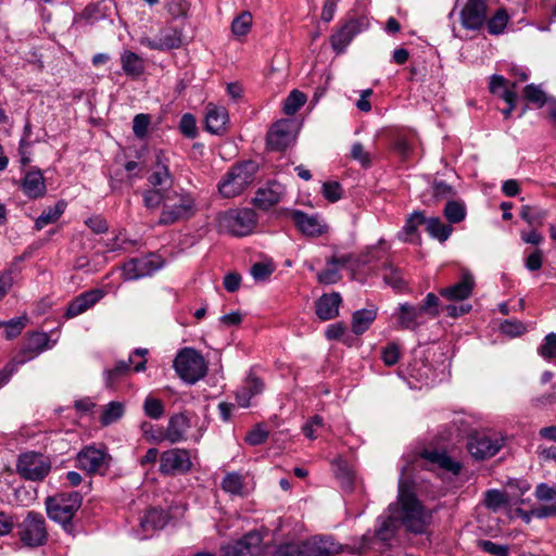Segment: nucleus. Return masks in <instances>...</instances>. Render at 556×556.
Instances as JSON below:
<instances>
[{
	"label": "nucleus",
	"instance_id": "f257e3e1",
	"mask_svg": "<svg viewBox=\"0 0 556 556\" xmlns=\"http://www.w3.org/2000/svg\"><path fill=\"white\" fill-rule=\"evenodd\" d=\"M434 511L422 504L412 485L400 479L396 501L388 506V513L397 519L406 532L427 533L433 522Z\"/></svg>",
	"mask_w": 556,
	"mask_h": 556
},
{
	"label": "nucleus",
	"instance_id": "f03ea898",
	"mask_svg": "<svg viewBox=\"0 0 556 556\" xmlns=\"http://www.w3.org/2000/svg\"><path fill=\"white\" fill-rule=\"evenodd\" d=\"M83 495L77 491L61 492L46 498L45 505L48 517L61 525L62 529L75 535L77 532V511L81 507Z\"/></svg>",
	"mask_w": 556,
	"mask_h": 556
},
{
	"label": "nucleus",
	"instance_id": "7ed1b4c3",
	"mask_svg": "<svg viewBox=\"0 0 556 556\" xmlns=\"http://www.w3.org/2000/svg\"><path fill=\"white\" fill-rule=\"evenodd\" d=\"M160 207H162L157 220L160 226H169L188 220L198 212L195 198L191 192L182 188L173 189L162 195Z\"/></svg>",
	"mask_w": 556,
	"mask_h": 556
},
{
	"label": "nucleus",
	"instance_id": "20e7f679",
	"mask_svg": "<svg viewBox=\"0 0 556 556\" xmlns=\"http://www.w3.org/2000/svg\"><path fill=\"white\" fill-rule=\"evenodd\" d=\"M155 157L156 162L147 178L150 188L141 193L143 206L150 211L160 208L162 195L174 189L175 181L168 165L164 162V153L159 151Z\"/></svg>",
	"mask_w": 556,
	"mask_h": 556
},
{
	"label": "nucleus",
	"instance_id": "39448f33",
	"mask_svg": "<svg viewBox=\"0 0 556 556\" xmlns=\"http://www.w3.org/2000/svg\"><path fill=\"white\" fill-rule=\"evenodd\" d=\"M258 164L253 160L239 162L230 167L218 182V192L223 198H235L242 193L255 180Z\"/></svg>",
	"mask_w": 556,
	"mask_h": 556
},
{
	"label": "nucleus",
	"instance_id": "423d86ee",
	"mask_svg": "<svg viewBox=\"0 0 556 556\" xmlns=\"http://www.w3.org/2000/svg\"><path fill=\"white\" fill-rule=\"evenodd\" d=\"M505 445V437L492 431H475L468 434L466 450L476 460H484L496 455Z\"/></svg>",
	"mask_w": 556,
	"mask_h": 556
},
{
	"label": "nucleus",
	"instance_id": "0eeeda50",
	"mask_svg": "<svg viewBox=\"0 0 556 556\" xmlns=\"http://www.w3.org/2000/svg\"><path fill=\"white\" fill-rule=\"evenodd\" d=\"M177 375L187 383L193 384L204 378L207 366L204 357L192 348H184L174 359Z\"/></svg>",
	"mask_w": 556,
	"mask_h": 556
},
{
	"label": "nucleus",
	"instance_id": "6e6552de",
	"mask_svg": "<svg viewBox=\"0 0 556 556\" xmlns=\"http://www.w3.org/2000/svg\"><path fill=\"white\" fill-rule=\"evenodd\" d=\"M51 471V462L48 456L27 452L18 456L16 463V472L25 480L42 481Z\"/></svg>",
	"mask_w": 556,
	"mask_h": 556
},
{
	"label": "nucleus",
	"instance_id": "1a4fd4ad",
	"mask_svg": "<svg viewBox=\"0 0 556 556\" xmlns=\"http://www.w3.org/2000/svg\"><path fill=\"white\" fill-rule=\"evenodd\" d=\"M17 534L26 546L37 547L46 544L48 532L43 516L36 511H29L25 519L17 525Z\"/></svg>",
	"mask_w": 556,
	"mask_h": 556
},
{
	"label": "nucleus",
	"instance_id": "9d476101",
	"mask_svg": "<svg viewBox=\"0 0 556 556\" xmlns=\"http://www.w3.org/2000/svg\"><path fill=\"white\" fill-rule=\"evenodd\" d=\"M222 223L233 236L243 237L256 227L257 215L253 208L230 210L225 213Z\"/></svg>",
	"mask_w": 556,
	"mask_h": 556
},
{
	"label": "nucleus",
	"instance_id": "9b49d317",
	"mask_svg": "<svg viewBox=\"0 0 556 556\" xmlns=\"http://www.w3.org/2000/svg\"><path fill=\"white\" fill-rule=\"evenodd\" d=\"M369 22L365 16L349 18L342 27L330 37L332 49L342 53L352 39L363 30L367 29Z\"/></svg>",
	"mask_w": 556,
	"mask_h": 556
},
{
	"label": "nucleus",
	"instance_id": "f8f14e48",
	"mask_svg": "<svg viewBox=\"0 0 556 556\" xmlns=\"http://www.w3.org/2000/svg\"><path fill=\"white\" fill-rule=\"evenodd\" d=\"M191 466L190 453L185 448H172L161 454L160 472L163 475L186 473Z\"/></svg>",
	"mask_w": 556,
	"mask_h": 556
},
{
	"label": "nucleus",
	"instance_id": "ddd939ff",
	"mask_svg": "<svg viewBox=\"0 0 556 556\" xmlns=\"http://www.w3.org/2000/svg\"><path fill=\"white\" fill-rule=\"evenodd\" d=\"M110 456L100 448L86 446L77 454L78 467L88 473L104 475L109 469Z\"/></svg>",
	"mask_w": 556,
	"mask_h": 556
},
{
	"label": "nucleus",
	"instance_id": "4468645a",
	"mask_svg": "<svg viewBox=\"0 0 556 556\" xmlns=\"http://www.w3.org/2000/svg\"><path fill=\"white\" fill-rule=\"evenodd\" d=\"M140 43L160 51L178 49L182 45V29L173 25H166L160 30L156 38H142Z\"/></svg>",
	"mask_w": 556,
	"mask_h": 556
},
{
	"label": "nucleus",
	"instance_id": "2eb2a0df",
	"mask_svg": "<svg viewBox=\"0 0 556 556\" xmlns=\"http://www.w3.org/2000/svg\"><path fill=\"white\" fill-rule=\"evenodd\" d=\"M476 280L468 269H462L460 280L452 286L439 289V295L451 302L469 299L475 290Z\"/></svg>",
	"mask_w": 556,
	"mask_h": 556
},
{
	"label": "nucleus",
	"instance_id": "dca6fc26",
	"mask_svg": "<svg viewBox=\"0 0 556 556\" xmlns=\"http://www.w3.org/2000/svg\"><path fill=\"white\" fill-rule=\"evenodd\" d=\"M262 536L257 532H249L241 539L222 547V556H255L260 553Z\"/></svg>",
	"mask_w": 556,
	"mask_h": 556
},
{
	"label": "nucleus",
	"instance_id": "f3484780",
	"mask_svg": "<svg viewBox=\"0 0 556 556\" xmlns=\"http://www.w3.org/2000/svg\"><path fill=\"white\" fill-rule=\"evenodd\" d=\"M293 123L289 119L276 122L266 135V146L270 151H283L293 141Z\"/></svg>",
	"mask_w": 556,
	"mask_h": 556
},
{
	"label": "nucleus",
	"instance_id": "a211bd4d",
	"mask_svg": "<svg viewBox=\"0 0 556 556\" xmlns=\"http://www.w3.org/2000/svg\"><path fill=\"white\" fill-rule=\"evenodd\" d=\"M289 216L299 231L306 237H320L328 230L327 225L323 224L318 216L308 215L300 210H291Z\"/></svg>",
	"mask_w": 556,
	"mask_h": 556
},
{
	"label": "nucleus",
	"instance_id": "6ab92c4d",
	"mask_svg": "<svg viewBox=\"0 0 556 556\" xmlns=\"http://www.w3.org/2000/svg\"><path fill=\"white\" fill-rule=\"evenodd\" d=\"M486 3L484 0H468L460 12L464 28L480 29L486 21Z\"/></svg>",
	"mask_w": 556,
	"mask_h": 556
},
{
	"label": "nucleus",
	"instance_id": "aec40b11",
	"mask_svg": "<svg viewBox=\"0 0 556 556\" xmlns=\"http://www.w3.org/2000/svg\"><path fill=\"white\" fill-rule=\"evenodd\" d=\"M191 428V420L186 413H176L168 419L164 430V441L176 444L187 440V433Z\"/></svg>",
	"mask_w": 556,
	"mask_h": 556
},
{
	"label": "nucleus",
	"instance_id": "412c9836",
	"mask_svg": "<svg viewBox=\"0 0 556 556\" xmlns=\"http://www.w3.org/2000/svg\"><path fill=\"white\" fill-rule=\"evenodd\" d=\"M104 296V292L101 289H91L73 299L64 313V317L67 319L74 318L87 309L92 307Z\"/></svg>",
	"mask_w": 556,
	"mask_h": 556
},
{
	"label": "nucleus",
	"instance_id": "4be33fe9",
	"mask_svg": "<svg viewBox=\"0 0 556 556\" xmlns=\"http://www.w3.org/2000/svg\"><path fill=\"white\" fill-rule=\"evenodd\" d=\"M283 192L285 188L281 184L269 181L264 188L256 190L253 204L262 211H267L281 201Z\"/></svg>",
	"mask_w": 556,
	"mask_h": 556
},
{
	"label": "nucleus",
	"instance_id": "5701e85b",
	"mask_svg": "<svg viewBox=\"0 0 556 556\" xmlns=\"http://www.w3.org/2000/svg\"><path fill=\"white\" fill-rule=\"evenodd\" d=\"M396 317L399 328L404 330L415 331L426 323V318L418 306L409 303H403L399 306Z\"/></svg>",
	"mask_w": 556,
	"mask_h": 556
},
{
	"label": "nucleus",
	"instance_id": "b1692460",
	"mask_svg": "<svg viewBox=\"0 0 556 556\" xmlns=\"http://www.w3.org/2000/svg\"><path fill=\"white\" fill-rule=\"evenodd\" d=\"M229 122L228 111L224 106L212 103L207 105L205 126L207 131L214 135H224Z\"/></svg>",
	"mask_w": 556,
	"mask_h": 556
},
{
	"label": "nucleus",
	"instance_id": "393cba45",
	"mask_svg": "<svg viewBox=\"0 0 556 556\" xmlns=\"http://www.w3.org/2000/svg\"><path fill=\"white\" fill-rule=\"evenodd\" d=\"M342 302L338 292L323 294L315 303V313L323 320H331L339 315V307Z\"/></svg>",
	"mask_w": 556,
	"mask_h": 556
},
{
	"label": "nucleus",
	"instance_id": "a878e982",
	"mask_svg": "<svg viewBox=\"0 0 556 556\" xmlns=\"http://www.w3.org/2000/svg\"><path fill=\"white\" fill-rule=\"evenodd\" d=\"M50 337L46 332H34L31 333L22 351V356L17 361L18 364H23L26 361H29L43 352L45 350L49 349L50 345Z\"/></svg>",
	"mask_w": 556,
	"mask_h": 556
},
{
	"label": "nucleus",
	"instance_id": "bb28decb",
	"mask_svg": "<svg viewBox=\"0 0 556 556\" xmlns=\"http://www.w3.org/2000/svg\"><path fill=\"white\" fill-rule=\"evenodd\" d=\"M420 457L431 464L438 465L441 469L458 475L462 470L459 462L453 459L446 452L438 450H424Z\"/></svg>",
	"mask_w": 556,
	"mask_h": 556
},
{
	"label": "nucleus",
	"instance_id": "cd10ccee",
	"mask_svg": "<svg viewBox=\"0 0 556 556\" xmlns=\"http://www.w3.org/2000/svg\"><path fill=\"white\" fill-rule=\"evenodd\" d=\"M156 267L152 266V261L146 257L131 258L123 266V275L127 280H136L150 275Z\"/></svg>",
	"mask_w": 556,
	"mask_h": 556
},
{
	"label": "nucleus",
	"instance_id": "c85d7f7f",
	"mask_svg": "<svg viewBox=\"0 0 556 556\" xmlns=\"http://www.w3.org/2000/svg\"><path fill=\"white\" fill-rule=\"evenodd\" d=\"M376 260H378V257L376 256L374 250H370L356 258L353 257L352 254H344L341 256L333 255L327 260V265L342 267L351 265L353 268H359L361 266L371 265Z\"/></svg>",
	"mask_w": 556,
	"mask_h": 556
},
{
	"label": "nucleus",
	"instance_id": "c756f323",
	"mask_svg": "<svg viewBox=\"0 0 556 556\" xmlns=\"http://www.w3.org/2000/svg\"><path fill=\"white\" fill-rule=\"evenodd\" d=\"M378 308L371 305L369 308L357 309L352 315V331L356 336L367 331L377 318Z\"/></svg>",
	"mask_w": 556,
	"mask_h": 556
},
{
	"label": "nucleus",
	"instance_id": "7c9ffc66",
	"mask_svg": "<svg viewBox=\"0 0 556 556\" xmlns=\"http://www.w3.org/2000/svg\"><path fill=\"white\" fill-rule=\"evenodd\" d=\"M399 521L392 514L379 516L376 521L375 538L381 542H389L395 538L399 530Z\"/></svg>",
	"mask_w": 556,
	"mask_h": 556
},
{
	"label": "nucleus",
	"instance_id": "2f4dec72",
	"mask_svg": "<svg viewBox=\"0 0 556 556\" xmlns=\"http://www.w3.org/2000/svg\"><path fill=\"white\" fill-rule=\"evenodd\" d=\"M23 191L29 198H39L46 193L45 178L40 170L28 172L23 180Z\"/></svg>",
	"mask_w": 556,
	"mask_h": 556
},
{
	"label": "nucleus",
	"instance_id": "473e14b6",
	"mask_svg": "<svg viewBox=\"0 0 556 556\" xmlns=\"http://www.w3.org/2000/svg\"><path fill=\"white\" fill-rule=\"evenodd\" d=\"M168 520L169 516L165 510L151 508L140 519V527L143 531L161 530L167 525Z\"/></svg>",
	"mask_w": 556,
	"mask_h": 556
},
{
	"label": "nucleus",
	"instance_id": "72a5a7b5",
	"mask_svg": "<svg viewBox=\"0 0 556 556\" xmlns=\"http://www.w3.org/2000/svg\"><path fill=\"white\" fill-rule=\"evenodd\" d=\"M378 269L383 273L382 279L384 283L390 286L395 291H403L406 288V282L403 278L401 269L393 266L391 262H382Z\"/></svg>",
	"mask_w": 556,
	"mask_h": 556
},
{
	"label": "nucleus",
	"instance_id": "f704fd0d",
	"mask_svg": "<svg viewBox=\"0 0 556 556\" xmlns=\"http://www.w3.org/2000/svg\"><path fill=\"white\" fill-rule=\"evenodd\" d=\"M132 363V356H129L127 361H118L113 368L105 369L103 371L105 387L114 388L123 378L128 376Z\"/></svg>",
	"mask_w": 556,
	"mask_h": 556
},
{
	"label": "nucleus",
	"instance_id": "c9c22d12",
	"mask_svg": "<svg viewBox=\"0 0 556 556\" xmlns=\"http://www.w3.org/2000/svg\"><path fill=\"white\" fill-rule=\"evenodd\" d=\"M122 68L128 76L139 77L144 72L143 60L135 52L126 50L121 55Z\"/></svg>",
	"mask_w": 556,
	"mask_h": 556
},
{
	"label": "nucleus",
	"instance_id": "e433bc0d",
	"mask_svg": "<svg viewBox=\"0 0 556 556\" xmlns=\"http://www.w3.org/2000/svg\"><path fill=\"white\" fill-rule=\"evenodd\" d=\"M426 230L430 237L444 242L453 231L451 225L444 224L439 217L427 218Z\"/></svg>",
	"mask_w": 556,
	"mask_h": 556
},
{
	"label": "nucleus",
	"instance_id": "4c0bfd02",
	"mask_svg": "<svg viewBox=\"0 0 556 556\" xmlns=\"http://www.w3.org/2000/svg\"><path fill=\"white\" fill-rule=\"evenodd\" d=\"M66 207L65 202L59 201L54 206L49 207L42 212L35 222L36 230H41L46 226L55 223L64 213Z\"/></svg>",
	"mask_w": 556,
	"mask_h": 556
},
{
	"label": "nucleus",
	"instance_id": "58836bf2",
	"mask_svg": "<svg viewBox=\"0 0 556 556\" xmlns=\"http://www.w3.org/2000/svg\"><path fill=\"white\" fill-rule=\"evenodd\" d=\"M519 216L530 227H541L545 217L547 216V212L540 206L522 205L519 212Z\"/></svg>",
	"mask_w": 556,
	"mask_h": 556
},
{
	"label": "nucleus",
	"instance_id": "ea45409f",
	"mask_svg": "<svg viewBox=\"0 0 556 556\" xmlns=\"http://www.w3.org/2000/svg\"><path fill=\"white\" fill-rule=\"evenodd\" d=\"M417 306L421 314L429 318H437L441 312L439 295L433 292L428 293Z\"/></svg>",
	"mask_w": 556,
	"mask_h": 556
},
{
	"label": "nucleus",
	"instance_id": "a19ab883",
	"mask_svg": "<svg viewBox=\"0 0 556 556\" xmlns=\"http://www.w3.org/2000/svg\"><path fill=\"white\" fill-rule=\"evenodd\" d=\"M336 478L344 491H353L355 475L348 464L341 463L338 465L336 469Z\"/></svg>",
	"mask_w": 556,
	"mask_h": 556
},
{
	"label": "nucleus",
	"instance_id": "79ce46f5",
	"mask_svg": "<svg viewBox=\"0 0 556 556\" xmlns=\"http://www.w3.org/2000/svg\"><path fill=\"white\" fill-rule=\"evenodd\" d=\"M252 14L248 11L236 16L231 23V31L235 36H245L252 27Z\"/></svg>",
	"mask_w": 556,
	"mask_h": 556
},
{
	"label": "nucleus",
	"instance_id": "37998d69",
	"mask_svg": "<svg viewBox=\"0 0 556 556\" xmlns=\"http://www.w3.org/2000/svg\"><path fill=\"white\" fill-rule=\"evenodd\" d=\"M508 502L507 494L503 491L492 489L488 490L484 494V506L493 511L498 510Z\"/></svg>",
	"mask_w": 556,
	"mask_h": 556
},
{
	"label": "nucleus",
	"instance_id": "c03bdc74",
	"mask_svg": "<svg viewBox=\"0 0 556 556\" xmlns=\"http://www.w3.org/2000/svg\"><path fill=\"white\" fill-rule=\"evenodd\" d=\"M509 16L505 9H500L495 14L486 22L488 31L491 35H500L506 28Z\"/></svg>",
	"mask_w": 556,
	"mask_h": 556
},
{
	"label": "nucleus",
	"instance_id": "a18cd8bd",
	"mask_svg": "<svg viewBox=\"0 0 556 556\" xmlns=\"http://www.w3.org/2000/svg\"><path fill=\"white\" fill-rule=\"evenodd\" d=\"M443 214L450 223L457 224L465 219L466 208L458 201H447Z\"/></svg>",
	"mask_w": 556,
	"mask_h": 556
},
{
	"label": "nucleus",
	"instance_id": "49530a36",
	"mask_svg": "<svg viewBox=\"0 0 556 556\" xmlns=\"http://www.w3.org/2000/svg\"><path fill=\"white\" fill-rule=\"evenodd\" d=\"M222 489L233 495H241L243 490V478L238 472H229L222 481Z\"/></svg>",
	"mask_w": 556,
	"mask_h": 556
},
{
	"label": "nucleus",
	"instance_id": "de8ad7c7",
	"mask_svg": "<svg viewBox=\"0 0 556 556\" xmlns=\"http://www.w3.org/2000/svg\"><path fill=\"white\" fill-rule=\"evenodd\" d=\"M306 102V96L299 91L292 90L283 103V112L287 115L295 114Z\"/></svg>",
	"mask_w": 556,
	"mask_h": 556
},
{
	"label": "nucleus",
	"instance_id": "09e8293b",
	"mask_svg": "<svg viewBox=\"0 0 556 556\" xmlns=\"http://www.w3.org/2000/svg\"><path fill=\"white\" fill-rule=\"evenodd\" d=\"M125 408L121 402H110L101 415V424L104 426L117 421L124 415Z\"/></svg>",
	"mask_w": 556,
	"mask_h": 556
},
{
	"label": "nucleus",
	"instance_id": "8fccbe9b",
	"mask_svg": "<svg viewBox=\"0 0 556 556\" xmlns=\"http://www.w3.org/2000/svg\"><path fill=\"white\" fill-rule=\"evenodd\" d=\"M142 408L146 416L155 420L162 418L165 413L162 401L153 396L146 397Z\"/></svg>",
	"mask_w": 556,
	"mask_h": 556
},
{
	"label": "nucleus",
	"instance_id": "3c124183",
	"mask_svg": "<svg viewBox=\"0 0 556 556\" xmlns=\"http://www.w3.org/2000/svg\"><path fill=\"white\" fill-rule=\"evenodd\" d=\"M140 430L142 433V438L151 444H159L164 442V430L163 428H155L149 421H143L140 425Z\"/></svg>",
	"mask_w": 556,
	"mask_h": 556
},
{
	"label": "nucleus",
	"instance_id": "603ef678",
	"mask_svg": "<svg viewBox=\"0 0 556 556\" xmlns=\"http://www.w3.org/2000/svg\"><path fill=\"white\" fill-rule=\"evenodd\" d=\"M523 97L527 101L542 108L547 102V97L540 86L529 84L522 90Z\"/></svg>",
	"mask_w": 556,
	"mask_h": 556
},
{
	"label": "nucleus",
	"instance_id": "864d4df0",
	"mask_svg": "<svg viewBox=\"0 0 556 556\" xmlns=\"http://www.w3.org/2000/svg\"><path fill=\"white\" fill-rule=\"evenodd\" d=\"M426 222L427 217L425 216L424 212L415 211L407 217L403 227V231L408 237L416 235L418 226L426 225Z\"/></svg>",
	"mask_w": 556,
	"mask_h": 556
},
{
	"label": "nucleus",
	"instance_id": "5fc2aeb1",
	"mask_svg": "<svg viewBox=\"0 0 556 556\" xmlns=\"http://www.w3.org/2000/svg\"><path fill=\"white\" fill-rule=\"evenodd\" d=\"M477 546L483 552L493 556H508L509 546L506 544H497L490 540H479Z\"/></svg>",
	"mask_w": 556,
	"mask_h": 556
},
{
	"label": "nucleus",
	"instance_id": "6e6d98bb",
	"mask_svg": "<svg viewBox=\"0 0 556 556\" xmlns=\"http://www.w3.org/2000/svg\"><path fill=\"white\" fill-rule=\"evenodd\" d=\"M341 552V546L330 539H321L314 548V556H333Z\"/></svg>",
	"mask_w": 556,
	"mask_h": 556
},
{
	"label": "nucleus",
	"instance_id": "4d7b16f0",
	"mask_svg": "<svg viewBox=\"0 0 556 556\" xmlns=\"http://www.w3.org/2000/svg\"><path fill=\"white\" fill-rule=\"evenodd\" d=\"M401 357L400 346L395 342H389L381 351V359L386 366H394Z\"/></svg>",
	"mask_w": 556,
	"mask_h": 556
},
{
	"label": "nucleus",
	"instance_id": "13d9d810",
	"mask_svg": "<svg viewBox=\"0 0 556 556\" xmlns=\"http://www.w3.org/2000/svg\"><path fill=\"white\" fill-rule=\"evenodd\" d=\"M456 194L455 189L443 180H434L432 184V197L437 200L451 199Z\"/></svg>",
	"mask_w": 556,
	"mask_h": 556
},
{
	"label": "nucleus",
	"instance_id": "bf43d9fd",
	"mask_svg": "<svg viewBox=\"0 0 556 556\" xmlns=\"http://www.w3.org/2000/svg\"><path fill=\"white\" fill-rule=\"evenodd\" d=\"M539 354L545 359L556 358V333L551 332L539 348Z\"/></svg>",
	"mask_w": 556,
	"mask_h": 556
},
{
	"label": "nucleus",
	"instance_id": "052dcab7",
	"mask_svg": "<svg viewBox=\"0 0 556 556\" xmlns=\"http://www.w3.org/2000/svg\"><path fill=\"white\" fill-rule=\"evenodd\" d=\"M28 318L26 316H21L17 318H12L9 321L4 323L5 327V337L7 339H12L17 337L24 327L26 326Z\"/></svg>",
	"mask_w": 556,
	"mask_h": 556
},
{
	"label": "nucleus",
	"instance_id": "680f3d73",
	"mask_svg": "<svg viewBox=\"0 0 556 556\" xmlns=\"http://www.w3.org/2000/svg\"><path fill=\"white\" fill-rule=\"evenodd\" d=\"M268 434L269 432L258 424L247 433L244 440L249 445L256 446L263 444L267 440Z\"/></svg>",
	"mask_w": 556,
	"mask_h": 556
},
{
	"label": "nucleus",
	"instance_id": "e2e57ef3",
	"mask_svg": "<svg viewBox=\"0 0 556 556\" xmlns=\"http://www.w3.org/2000/svg\"><path fill=\"white\" fill-rule=\"evenodd\" d=\"M516 83L511 84L510 89H504L500 97L507 103V109L502 110V114L505 119H508L511 115V112L516 108L517 93L515 92Z\"/></svg>",
	"mask_w": 556,
	"mask_h": 556
},
{
	"label": "nucleus",
	"instance_id": "0e129e2a",
	"mask_svg": "<svg viewBox=\"0 0 556 556\" xmlns=\"http://www.w3.org/2000/svg\"><path fill=\"white\" fill-rule=\"evenodd\" d=\"M150 123L151 117L149 114H137L132 121V130L135 136L140 139L146 137Z\"/></svg>",
	"mask_w": 556,
	"mask_h": 556
},
{
	"label": "nucleus",
	"instance_id": "69168bd1",
	"mask_svg": "<svg viewBox=\"0 0 556 556\" xmlns=\"http://www.w3.org/2000/svg\"><path fill=\"white\" fill-rule=\"evenodd\" d=\"M351 157L357 161L364 168H369L371 166V157L369 153L365 151L364 146L361 142H355L352 146Z\"/></svg>",
	"mask_w": 556,
	"mask_h": 556
},
{
	"label": "nucleus",
	"instance_id": "338daca9",
	"mask_svg": "<svg viewBox=\"0 0 556 556\" xmlns=\"http://www.w3.org/2000/svg\"><path fill=\"white\" fill-rule=\"evenodd\" d=\"M179 129L186 137L194 138L198 135L194 116L189 113L184 114L179 123Z\"/></svg>",
	"mask_w": 556,
	"mask_h": 556
},
{
	"label": "nucleus",
	"instance_id": "774afa93",
	"mask_svg": "<svg viewBox=\"0 0 556 556\" xmlns=\"http://www.w3.org/2000/svg\"><path fill=\"white\" fill-rule=\"evenodd\" d=\"M534 496L540 502H553L556 498V489L547 483H539L535 486Z\"/></svg>",
	"mask_w": 556,
	"mask_h": 556
}]
</instances>
